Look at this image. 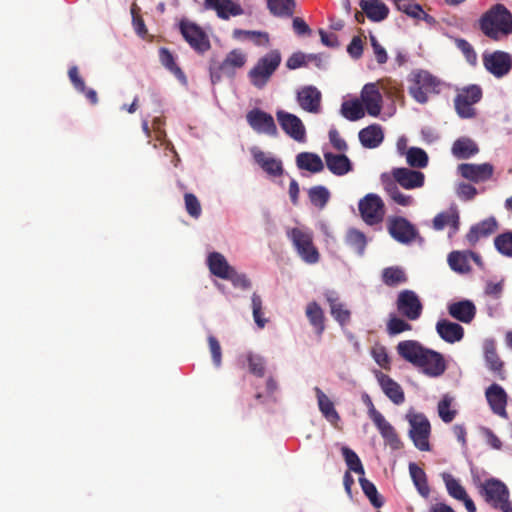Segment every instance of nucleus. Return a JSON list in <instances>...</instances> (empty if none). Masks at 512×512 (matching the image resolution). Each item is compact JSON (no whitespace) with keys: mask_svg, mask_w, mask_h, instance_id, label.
Listing matches in <instances>:
<instances>
[{"mask_svg":"<svg viewBox=\"0 0 512 512\" xmlns=\"http://www.w3.org/2000/svg\"><path fill=\"white\" fill-rule=\"evenodd\" d=\"M159 57L162 65L175 75L182 83L186 82V77L182 70L178 67L171 52L165 48L159 51Z\"/></svg>","mask_w":512,"mask_h":512,"instance_id":"a18cd8bd","label":"nucleus"},{"mask_svg":"<svg viewBox=\"0 0 512 512\" xmlns=\"http://www.w3.org/2000/svg\"><path fill=\"white\" fill-rule=\"evenodd\" d=\"M342 454L349 469L359 474L360 477L364 476V468L357 454L348 447H342Z\"/></svg>","mask_w":512,"mask_h":512,"instance_id":"5fc2aeb1","label":"nucleus"},{"mask_svg":"<svg viewBox=\"0 0 512 512\" xmlns=\"http://www.w3.org/2000/svg\"><path fill=\"white\" fill-rule=\"evenodd\" d=\"M406 161L411 167L424 168L428 164L427 153L418 147H411L405 153Z\"/></svg>","mask_w":512,"mask_h":512,"instance_id":"de8ad7c7","label":"nucleus"},{"mask_svg":"<svg viewBox=\"0 0 512 512\" xmlns=\"http://www.w3.org/2000/svg\"><path fill=\"white\" fill-rule=\"evenodd\" d=\"M448 312L453 318L463 323H470L475 317L476 307L471 301L462 300L449 304Z\"/></svg>","mask_w":512,"mask_h":512,"instance_id":"7c9ffc66","label":"nucleus"},{"mask_svg":"<svg viewBox=\"0 0 512 512\" xmlns=\"http://www.w3.org/2000/svg\"><path fill=\"white\" fill-rule=\"evenodd\" d=\"M388 230L390 235L400 243H409L417 237L416 228L402 217L390 219Z\"/></svg>","mask_w":512,"mask_h":512,"instance_id":"f3484780","label":"nucleus"},{"mask_svg":"<svg viewBox=\"0 0 512 512\" xmlns=\"http://www.w3.org/2000/svg\"><path fill=\"white\" fill-rule=\"evenodd\" d=\"M392 175L394 180L407 190L421 188L425 182V175L422 172L408 168H396Z\"/></svg>","mask_w":512,"mask_h":512,"instance_id":"aec40b11","label":"nucleus"},{"mask_svg":"<svg viewBox=\"0 0 512 512\" xmlns=\"http://www.w3.org/2000/svg\"><path fill=\"white\" fill-rule=\"evenodd\" d=\"M203 7L205 10L215 12L216 16L224 21L244 14V9L236 0H203Z\"/></svg>","mask_w":512,"mask_h":512,"instance_id":"4468645a","label":"nucleus"},{"mask_svg":"<svg viewBox=\"0 0 512 512\" xmlns=\"http://www.w3.org/2000/svg\"><path fill=\"white\" fill-rule=\"evenodd\" d=\"M397 9L399 11H402L407 16L416 19V20H429L430 17L426 12L423 10L422 6L416 3H398L396 4Z\"/></svg>","mask_w":512,"mask_h":512,"instance_id":"8fccbe9b","label":"nucleus"},{"mask_svg":"<svg viewBox=\"0 0 512 512\" xmlns=\"http://www.w3.org/2000/svg\"><path fill=\"white\" fill-rule=\"evenodd\" d=\"M441 477L444 481L447 492L451 497L457 500L465 498V495L467 494L466 490L456 478L446 472L442 473Z\"/></svg>","mask_w":512,"mask_h":512,"instance_id":"49530a36","label":"nucleus"},{"mask_svg":"<svg viewBox=\"0 0 512 512\" xmlns=\"http://www.w3.org/2000/svg\"><path fill=\"white\" fill-rule=\"evenodd\" d=\"M329 197L330 193L324 186H315L309 190V198L311 203L319 209H323L325 207Z\"/></svg>","mask_w":512,"mask_h":512,"instance_id":"3c124183","label":"nucleus"},{"mask_svg":"<svg viewBox=\"0 0 512 512\" xmlns=\"http://www.w3.org/2000/svg\"><path fill=\"white\" fill-rule=\"evenodd\" d=\"M476 153H478V147L470 138L462 137L452 146V154L458 159H467Z\"/></svg>","mask_w":512,"mask_h":512,"instance_id":"ea45409f","label":"nucleus"},{"mask_svg":"<svg viewBox=\"0 0 512 512\" xmlns=\"http://www.w3.org/2000/svg\"><path fill=\"white\" fill-rule=\"evenodd\" d=\"M185 207L188 214L194 218H198L201 215V205L195 195L191 193L185 194Z\"/></svg>","mask_w":512,"mask_h":512,"instance_id":"680f3d73","label":"nucleus"},{"mask_svg":"<svg viewBox=\"0 0 512 512\" xmlns=\"http://www.w3.org/2000/svg\"><path fill=\"white\" fill-rule=\"evenodd\" d=\"M206 263L210 273L221 279H226L234 268L220 252L209 253L207 255Z\"/></svg>","mask_w":512,"mask_h":512,"instance_id":"393cba45","label":"nucleus"},{"mask_svg":"<svg viewBox=\"0 0 512 512\" xmlns=\"http://www.w3.org/2000/svg\"><path fill=\"white\" fill-rule=\"evenodd\" d=\"M455 44L458 49H460L465 56L468 63L471 65H475L477 62V54L474 51L473 47L464 39H456Z\"/></svg>","mask_w":512,"mask_h":512,"instance_id":"e2e57ef3","label":"nucleus"},{"mask_svg":"<svg viewBox=\"0 0 512 512\" xmlns=\"http://www.w3.org/2000/svg\"><path fill=\"white\" fill-rule=\"evenodd\" d=\"M247 61L246 54L240 49L231 50L220 65L222 73L232 75L236 69L245 65Z\"/></svg>","mask_w":512,"mask_h":512,"instance_id":"72a5a7b5","label":"nucleus"},{"mask_svg":"<svg viewBox=\"0 0 512 512\" xmlns=\"http://www.w3.org/2000/svg\"><path fill=\"white\" fill-rule=\"evenodd\" d=\"M498 228V223L494 217H489L480 223L472 226L466 235L468 242L472 245L476 244L479 239L487 237Z\"/></svg>","mask_w":512,"mask_h":512,"instance_id":"c756f323","label":"nucleus"},{"mask_svg":"<svg viewBox=\"0 0 512 512\" xmlns=\"http://www.w3.org/2000/svg\"><path fill=\"white\" fill-rule=\"evenodd\" d=\"M423 374L428 377L436 378L446 371V362L441 353L426 348L421 360L416 366Z\"/></svg>","mask_w":512,"mask_h":512,"instance_id":"f8f14e48","label":"nucleus"},{"mask_svg":"<svg viewBox=\"0 0 512 512\" xmlns=\"http://www.w3.org/2000/svg\"><path fill=\"white\" fill-rule=\"evenodd\" d=\"M366 110L359 99L345 101L341 105V114L349 121H357L365 116Z\"/></svg>","mask_w":512,"mask_h":512,"instance_id":"37998d69","label":"nucleus"},{"mask_svg":"<svg viewBox=\"0 0 512 512\" xmlns=\"http://www.w3.org/2000/svg\"><path fill=\"white\" fill-rule=\"evenodd\" d=\"M409 473L419 494L427 498L430 494V489L424 470L415 463H410Z\"/></svg>","mask_w":512,"mask_h":512,"instance_id":"79ce46f5","label":"nucleus"},{"mask_svg":"<svg viewBox=\"0 0 512 512\" xmlns=\"http://www.w3.org/2000/svg\"><path fill=\"white\" fill-rule=\"evenodd\" d=\"M359 483L364 494L368 497L371 504L376 508L381 507L383 505V501L380 495L378 494L375 485L369 480H367L364 476H361L359 478Z\"/></svg>","mask_w":512,"mask_h":512,"instance_id":"09e8293b","label":"nucleus"},{"mask_svg":"<svg viewBox=\"0 0 512 512\" xmlns=\"http://www.w3.org/2000/svg\"><path fill=\"white\" fill-rule=\"evenodd\" d=\"M226 280H230L235 287L243 290H247L251 287V282L248 277L243 273H238L235 268H233L229 276L226 277Z\"/></svg>","mask_w":512,"mask_h":512,"instance_id":"69168bd1","label":"nucleus"},{"mask_svg":"<svg viewBox=\"0 0 512 512\" xmlns=\"http://www.w3.org/2000/svg\"><path fill=\"white\" fill-rule=\"evenodd\" d=\"M483 349L488 368L494 372H500L502 369V362L500 361L496 353L494 341L485 340L483 344Z\"/></svg>","mask_w":512,"mask_h":512,"instance_id":"c03bdc74","label":"nucleus"},{"mask_svg":"<svg viewBox=\"0 0 512 512\" xmlns=\"http://www.w3.org/2000/svg\"><path fill=\"white\" fill-rule=\"evenodd\" d=\"M458 171L462 177L472 182H484L490 179L494 172V167L490 163L472 164L464 163L458 166Z\"/></svg>","mask_w":512,"mask_h":512,"instance_id":"a211bd4d","label":"nucleus"},{"mask_svg":"<svg viewBox=\"0 0 512 512\" xmlns=\"http://www.w3.org/2000/svg\"><path fill=\"white\" fill-rule=\"evenodd\" d=\"M346 240L350 247H352L359 254H363L367 241L365 235L362 232L356 229H350L347 233Z\"/></svg>","mask_w":512,"mask_h":512,"instance_id":"6e6d98bb","label":"nucleus"},{"mask_svg":"<svg viewBox=\"0 0 512 512\" xmlns=\"http://www.w3.org/2000/svg\"><path fill=\"white\" fill-rule=\"evenodd\" d=\"M482 32L493 40H501L512 33V15L502 4L494 5L480 19Z\"/></svg>","mask_w":512,"mask_h":512,"instance_id":"f257e3e1","label":"nucleus"},{"mask_svg":"<svg viewBox=\"0 0 512 512\" xmlns=\"http://www.w3.org/2000/svg\"><path fill=\"white\" fill-rule=\"evenodd\" d=\"M453 398L449 395H444L442 400L438 403L439 417L445 423H450L456 416V410L451 408Z\"/></svg>","mask_w":512,"mask_h":512,"instance_id":"603ef678","label":"nucleus"},{"mask_svg":"<svg viewBox=\"0 0 512 512\" xmlns=\"http://www.w3.org/2000/svg\"><path fill=\"white\" fill-rule=\"evenodd\" d=\"M276 118L282 130L290 138L299 143L306 141V128L298 116L284 110H278Z\"/></svg>","mask_w":512,"mask_h":512,"instance_id":"9d476101","label":"nucleus"},{"mask_svg":"<svg viewBox=\"0 0 512 512\" xmlns=\"http://www.w3.org/2000/svg\"><path fill=\"white\" fill-rule=\"evenodd\" d=\"M376 379L383 391V393L396 405H400L404 402L405 396L401 386L395 382L388 375L383 374L380 371L375 372Z\"/></svg>","mask_w":512,"mask_h":512,"instance_id":"5701e85b","label":"nucleus"},{"mask_svg":"<svg viewBox=\"0 0 512 512\" xmlns=\"http://www.w3.org/2000/svg\"><path fill=\"white\" fill-rule=\"evenodd\" d=\"M270 11L279 16L291 15L294 9L293 0H267Z\"/></svg>","mask_w":512,"mask_h":512,"instance_id":"864d4df0","label":"nucleus"},{"mask_svg":"<svg viewBox=\"0 0 512 512\" xmlns=\"http://www.w3.org/2000/svg\"><path fill=\"white\" fill-rule=\"evenodd\" d=\"M406 419L410 425L409 437L414 446L420 451H429L431 425L427 417L422 413L410 410L406 414Z\"/></svg>","mask_w":512,"mask_h":512,"instance_id":"20e7f679","label":"nucleus"},{"mask_svg":"<svg viewBox=\"0 0 512 512\" xmlns=\"http://www.w3.org/2000/svg\"><path fill=\"white\" fill-rule=\"evenodd\" d=\"M482 96L481 89L476 85H471L459 91L455 98V109L461 118H472L475 115L473 105L476 104Z\"/></svg>","mask_w":512,"mask_h":512,"instance_id":"6e6552de","label":"nucleus"},{"mask_svg":"<svg viewBox=\"0 0 512 512\" xmlns=\"http://www.w3.org/2000/svg\"><path fill=\"white\" fill-rule=\"evenodd\" d=\"M483 64L489 73L496 78H501L507 75L512 68V55L501 50L484 53Z\"/></svg>","mask_w":512,"mask_h":512,"instance_id":"1a4fd4ad","label":"nucleus"},{"mask_svg":"<svg viewBox=\"0 0 512 512\" xmlns=\"http://www.w3.org/2000/svg\"><path fill=\"white\" fill-rule=\"evenodd\" d=\"M473 259L478 265H481L480 257L470 251H453L448 255L450 268L458 273H466L470 270L469 259Z\"/></svg>","mask_w":512,"mask_h":512,"instance_id":"a878e982","label":"nucleus"},{"mask_svg":"<svg viewBox=\"0 0 512 512\" xmlns=\"http://www.w3.org/2000/svg\"><path fill=\"white\" fill-rule=\"evenodd\" d=\"M324 159L329 171L337 176H343L352 170V162L344 154L324 152Z\"/></svg>","mask_w":512,"mask_h":512,"instance_id":"bb28decb","label":"nucleus"},{"mask_svg":"<svg viewBox=\"0 0 512 512\" xmlns=\"http://www.w3.org/2000/svg\"><path fill=\"white\" fill-rule=\"evenodd\" d=\"M359 100L370 116L378 117L383 107V97L380 92L379 83L371 82L365 84L361 90Z\"/></svg>","mask_w":512,"mask_h":512,"instance_id":"ddd939ff","label":"nucleus"},{"mask_svg":"<svg viewBox=\"0 0 512 512\" xmlns=\"http://www.w3.org/2000/svg\"><path fill=\"white\" fill-rule=\"evenodd\" d=\"M326 299L330 305L332 316L341 325L346 324L350 319V311L339 301L337 294L333 291L326 293Z\"/></svg>","mask_w":512,"mask_h":512,"instance_id":"e433bc0d","label":"nucleus"},{"mask_svg":"<svg viewBox=\"0 0 512 512\" xmlns=\"http://www.w3.org/2000/svg\"><path fill=\"white\" fill-rule=\"evenodd\" d=\"M251 154L256 163L271 177L280 176L283 173L282 162L278 158L269 153L261 151L259 148L254 147L251 149Z\"/></svg>","mask_w":512,"mask_h":512,"instance_id":"412c9836","label":"nucleus"},{"mask_svg":"<svg viewBox=\"0 0 512 512\" xmlns=\"http://www.w3.org/2000/svg\"><path fill=\"white\" fill-rule=\"evenodd\" d=\"M372 357L375 362L382 368L388 369L390 365L389 356L386 352V349L382 346H378L373 348Z\"/></svg>","mask_w":512,"mask_h":512,"instance_id":"774afa93","label":"nucleus"},{"mask_svg":"<svg viewBox=\"0 0 512 512\" xmlns=\"http://www.w3.org/2000/svg\"><path fill=\"white\" fill-rule=\"evenodd\" d=\"M381 436L384 438L386 443L392 448V449H399L401 447V441L399 437L397 436L395 429L392 425H389L385 429L379 432Z\"/></svg>","mask_w":512,"mask_h":512,"instance_id":"338daca9","label":"nucleus"},{"mask_svg":"<svg viewBox=\"0 0 512 512\" xmlns=\"http://www.w3.org/2000/svg\"><path fill=\"white\" fill-rule=\"evenodd\" d=\"M247 122L258 133L275 136L277 127L273 117L259 109H253L247 113Z\"/></svg>","mask_w":512,"mask_h":512,"instance_id":"dca6fc26","label":"nucleus"},{"mask_svg":"<svg viewBox=\"0 0 512 512\" xmlns=\"http://www.w3.org/2000/svg\"><path fill=\"white\" fill-rule=\"evenodd\" d=\"M232 36L238 41L250 40L255 45L261 47H268L270 43L269 35L261 31L234 29Z\"/></svg>","mask_w":512,"mask_h":512,"instance_id":"58836bf2","label":"nucleus"},{"mask_svg":"<svg viewBox=\"0 0 512 512\" xmlns=\"http://www.w3.org/2000/svg\"><path fill=\"white\" fill-rule=\"evenodd\" d=\"M305 313L315 332L321 335L325 329L322 308L316 302H310L306 306Z\"/></svg>","mask_w":512,"mask_h":512,"instance_id":"a19ab883","label":"nucleus"},{"mask_svg":"<svg viewBox=\"0 0 512 512\" xmlns=\"http://www.w3.org/2000/svg\"><path fill=\"white\" fill-rule=\"evenodd\" d=\"M281 60V53L276 49L260 57L248 73L252 85L263 88L279 67Z\"/></svg>","mask_w":512,"mask_h":512,"instance_id":"7ed1b4c3","label":"nucleus"},{"mask_svg":"<svg viewBox=\"0 0 512 512\" xmlns=\"http://www.w3.org/2000/svg\"><path fill=\"white\" fill-rule=\"evenodd\" d=\"M369 40L378 64H385L388 60L386 49L378 42L376 36L370 35Z\"/></svg>","mask_w":512,"mask_h":512,"instance_id":"0e129e2a","label":"nucleus"},{"mask_svg":"<svg viewBox=\"0 0 512 512\" xmlns=\"http://www.w3.org/2000/svg\"><path fill=\"white\" fill-rule=\"evenodd\" d=\"M408 93L419 104H426L431 95L440 93L442 81L429 71L414 69L407 76Z\"/></svg>","mask_w":512,"mask_h":512,"instance_id":"f03ea898","label":"nucleus"},{"mask_svg":"<svg viewBox=\"0 0 512 512\" xmlns=\"http://www.w3.org/2000/svg\"><path fill=\"white\" fill-rule=\"evenodd\" d=\"M361 145L368 149L377 148L384 140V132L380 125L372 124L359 131Z\"/></svg>","mask_w":512,"mask_h":512,"instance_id":"c85d7f7f","label":"nucleus"},{"mask_svg":"<svg viewBox=\"0 0 512 512\" xmlns=\"http://www.w3.org/2000/svg\"><path fill=\"white\" fill-rule=\"evenodd\" d=\"M436 331L442 340L450 344L461 341L464 336L463 327L448 320H439Z\"/></svg>","mask_w":512,"mask_h":512,"instance_id":"cd10ccee","label":"nucleus"},{"mask_svg":"<svg viewBox=\"0 0 512 512\" xmlns=\"http://www.w3.org/2000/svg\"><path fill=\"white\" fill-rule=\"evenodd\" d=\"M296 164L299 169L311 173H318L324 169V163L320 156L311 152L299 153L296 157Z\"/></svg>","mask_w":512,"mask_h":512,"instance_id":"c9c22d12","label":"nucleus"},{"mask_svg":"<svg viewBox=\"0 0 512 512\" xmlns=\"http://www.w3.org/2000/svg\"><path fill=\"white\" fill-rule=\"evenodd\" d=\"M314 392L317 398V404L320 412L331 424H336L340 416L334 407L332 400L319 388L315 387Z\"/></svg>","mask_w":512,"mask_h":512,"instance_id":"2f4dec72","label":"nucleus"},{"mask_svg":"<svg viewBox=\"0 0 512 512\" xmlns=\"http://www.w3.org/2000/svg\"><path fill=\"white\" fill-rule=\"evenodd\" d=\"M179 29L185 41L197 53L204 54L211 48L207 33L195 22L182 19L179 22Z\"/></svg>","mask_w":512,"mask_h":512,"instance_id":"423d86ee","label":"nucleus"},{"mask_svg":"<svg viewBox=\"0 0 512 512\" xmlns=\"http://www.w3.org/2000/svg\"><path fill=\"white\" fill-rule=\"evenodd\" d=\"M396 350L405 361L416 366L421 360L426 347L416 340H405L398 343Z\"/></svg>","mask_w":512,"mask_h":512,"instance_id":"b1692460","label":"nucleus"},{"mask_svg":"<svg viewBox=\"0 0 512 512\" xmlns=\"http://www.w3.org/2000/svg\"><path fill=\"white\" fill-rule=\"evenodd\" d=\"M397 309L409 320H417L422 313V303L415 292L404 290L398 295Z\"/></svg>","mask_w":512,"mask_h":512,"instance_id":"2eb2a0df","label":"nucleus"},{"mask_svg":"<svg viewBox=\"0 0 512 512\" xmlns=\"http://www.w3.org/2000/svg\"><path fill=\"white\" fill-rule=\"evenodd\" d=\"M494 244L502 255L512 257V232L498 235L494 240Z\"/></svg>","mask_w":512,"mask_h":512,"instance_id":"4d7b16f0","label":"nucleus"},{"mask_svg":"<svg viewBox=\"0 0 512 512\" xmlns=\"http://www.w3.org/2000/svg\"><path fill=\"white\" fill-rule=\"evenodd\" d=\"M290 235L299 256L305 262L314 264L319 260V253L312 243L311 232L295 228L291 231Z\"/></svg>","mask_w":512,"mask_h":512,"instance_id":"0eeeda50","label":"nucleus"},{"mask_svg":"<svg viewBox=\"0 0 512 512\" xmlns=\"http://www.w3.org/2000/svg\"><path fill=\"white\" fill-rule=\"evenodd\" d=\"M360 6L367 17L376 22L384 20L389 12L388 7L381 0H362Z\"/></svg>","mask_w":512,"mask_h":512,"instance_id":"f704fd0d","label":"nucleus"},{"mask_svg":"<svg viewBox=\"0 0 512 512\" xmlns=\"http://www.w3.org/2000/svg\"><path fill=\"white\" fill-rule=\"evenodd\" d=\"M382 183L385 191L395 203L401 206H410L413 204V197L402 193L388 176L382 175Z\"/></svg>","mask_w":512,"mask_h":512,"instance_id":"4c0bfd02","label":"nucleus"},{"mask_svg":"<svg viewBox=\"0 0 512 512\" xmlns=\"http://www.w3.org/2000/svg\"><path fill=\"white\" fill-rule=\"evenodd\" d=\"M296 99L302 110L319 113L321 109V92L314 86H305L297 91Z\"/></svg>","mask_w":512,"mask_h":512,"instance_id":"6ab92c4d","label":"nucleus"},{"mask_svg":"<svg viewBox=\"0 0 512 512\" xmlns=\"http://www.w3.org/2000/svg\"><path fill=\"white\" fill-rule=\"evenodd\" d=\"M411 330V325L407 323L405 320L400 319L396 316H390L389 321L387 323V331L390 335H397L404 331Z\"/></svg>","mask_w":512,"mask_h":512,"instance_id":"bf43d9fd","label":"nucleus"},{"mask_svg":"<svg viewBox=\"0 0 512 512\" xmlns=\"http://www.w3.org/2000/svg\"><path fill=\"white\" fill-rule=\"evenodd\" d=\"M480 493L485 501L502 512H512L509 502V491L504 483L497 479H489L480 487Z\"/></svg>","mask_w":512,"mask_h":512,"instance_id":"39448f33","label":"nucleus"},{"mask_svg":"<svg viewBox=\"0 0 512 512\" xmlns=\"http://www.w3.org/2000/svg\"><path fill=\"white\" fill-rule=\"evenodd\" d=\"M359 210L363 220L369 225L381 222L384 217V204L381 198L373 193L360 200Z\"/></svg>","mask_w":512,"mask_h":512,"instance_id":"9b49d317","label":"nucleus"},{"mask_svg":"<svg viewBox=\"0 0 512 512\" xmlns=\"http://www.w3.org/2000/svg\"><path fill=\"white\" fill-rule=\"evenodd\" d=\"M445 226L450 227L449 237L455 234L459 229V213L451 208L445 212L437 214L433 219V227L436 230H442Z\"/></svg>","mask_w":512,"mask_h":512,"instance_id":"473e14b6","label":"nucleus"},{"mask_svg":"<svg viewBox=\"0 0 512 512\" xmlns=\"http://www.w3.org/2000/svg\"><path fill=\"white\" fill-rule=\"evenodd\" d=\"M485 396L491 410L498 416L507 418V394L505 390L498 384H492L487 388Z\"/></svg>","mask_w":512,"mask_h":512,"instance_id":"4be33fe9","label":"nucleus"},{"mask_svg":"<svg viewBox=\"0 0 512 512\" xmlns=\"http://www.w3.org/2000/svg\"><path fill=\"white\" fill-rule=\"evenodd\" d=\"M251 302L254 321L259 328H263L266 324V319L262 313V300L259 295L253 294Z\"/></svg>","mask_w":512,"mask_h":512,"instance_id":"052dcab7","label":"nucleus"},{"mask_svg":"<svg viewBox=\"0 0 512 512\" xmlns=\"http://www.w3.org/2000/svg\"><path fill=\"white\" fill-rule=\"evenodd\" d=\"M383 280L387 285H397L405 282V274L398 267H389L383 271Z\"/></svg>","mask_w":512,"mask_h":512,"instance_id":"13d9d810","label":"nucleus"}]
</instances>
